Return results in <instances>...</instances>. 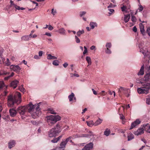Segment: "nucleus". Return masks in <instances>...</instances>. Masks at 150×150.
<instances>
[{
	"mask_svg": "<svg viewBox=\"0 0 150 150\" xmlns=\"http://www.w3.org/2000/svg\"><path fill=\"white\" fill-rule=\"evenodd\" d=\"M37 105H33L31 103H30L28 105L27 109L28 112L31 115L32 117L34 119L36 118L39 116L41 113L39 104Z\"/></svg>",
	"mask_w": 150,
	"mask_h": 150,
	"instance_id": "obj_1",
	"label": "nucleus"
},
{
	"mask_svg": "<svg viewBox=\"0 0 150 150\" xmlns=\"http://www.w3.org/2000/svg\"><path fill=\"white\" fill-rule=\"evenodd\" d=\"M21 99V95L19 92H16L14 96L10 95L8 97V106L10 107H13L14 104L20 100Z\"/></svg>",
	"mask_w": 150,
	"mask_h": 150,
	"instance_id": "obj_2",
	"label": "nucleus"
},
{
	"mask_svg": "<svg viewBox=\"0 0 150 150\" xmlns=\"http://www.w3.org/2000/svg\"><path fill=\"white\" fill-rule=\"evenodd\" d=\"M142 86L137 88V92L139 94H147L149 93V90H150V83H143L140 82Z\"/></svg>",
	"mask_w": 150,
	"mask_h": 150,
	"instance_id": "obj_3",
	"label": "nucleus"
},
{
	"mask_svg": "<svg viewBox=\"0 0 150 150\" xmlns=\"http://www.w3.org/2000/svg\"><path fill=\"white\" fill-rule=\"evenodd\" d=\"M47 122L50 126L54 124L57 121L61 120V117L59 115H50L47 117Z\"/></svg>",
	"mask_w": 150,
	"mask_h": 150,
	"instance_id": "obj_4",
	"label": "nucleus"
},
{
	"mask_svg": "<svg viewBox=\"0 0 150 150\" xmlns=\"http://www.w3.org/2000/svg\"><path fill=\"white\" fill-rule=\"evenodd\" d=\"M147 125H149V124H147L146 125H143L142 126V127H140L139 128L137 131L134 132V133L136 135L138 136L141 135L142 134L144 133V129L146 127V126Z\"/></svg>",
	"mask_w": 150,
	"mask_h": 150,
	"instance_id": "obj_5",
	"label": "nucleus"
},
{
	"mask_svg": "<svg viewBox=\"0 0 150 150\" xmlns=\"http://www.w3.org/2000/svg\"><path fill=\"white\" fill-rule=\"evenodd\" d=\"M144 45V41L141 42L139 45L138 47L140 49V52H142L143 55L144 56L146 54V53L147 52V50H144L143 49V47Z\"/></svg>",
	"mask_w": 150,
	"mask_h": 150,
	"instance_id": "obj_6",
	"label": "nucleus"
},
{
	"mask_svg": "<svg viewBox=\"0 0 150 150\" xmlns=\"http://www.w3.org/2000/svg\"><path fill=\"white\" fill-rule=\"evenodd\" d=\"M129 91L128 89L122 87H120L119 89L118 92L121 94H126L128 93Z\"/></svg>",
	"mask_w": 150,
	"mask_h": 150,
	"instance_id": "obj_7",
	"label": "nucleus"
},
{
	"mask_svg": "<svg viewBox=\"0 0 150 150\" xmlns=\"http://www.w3.org/2000/svg\"><path fill=\"white\" fill-rule=\"evenodd\" d=\"M27 108L25 106L19 107L18 108V112L21 115H23L26 112Z\"/></svg>",
	"mask_w": 150,
	"mask_h": 150,
	"instance_id": "obj_8",
	"label": "nucleus"
},
{
	"mask_svg": "<svg viewBox=\"0 0 150 150\" xmlns=\"http://www.w3.org/2000/svg\"><path fill=\"white\" fill-rule=\"evenodd\" d=\"M10 69L15 72L18 73L20 72L21 68L18 65H12L10 66Z\"/></svg>",
	"mask_w": 150,
	"mask_h": 150,
	"instance_id": "obj_9",
	"label": "nucleus"
},
{
	"mask_svg": "<svg viewBox=\"0 0 150 150\" xmlns=\"http://www.w3.org/2000/svg\"><path fill=\"white\" fill-rule=\"evenodd\" d=\"M57 134L53 128L51 129L48 132V135L49 137H52L56 136Z\"/></svg>",
	"mask_w": 150,
	"mask_h": 150,
	"instance_id": "obj_10",
	"label": "nucleus"
},
{
	"mask_svg": "<svg viewBox=\"0 0 150 150\" xmlns=\"http://www.w3.org/2000/svg\"><path fill=\"white\" fill-rule=\"evenodd\" d=\"M93 143L90 142L86 145L81 150H90L93 149Z\"/></svg>",
	"mask_w": 150,
	"mask_h": 150,
	"instance_id": "obj_11",
	"label": "nucleus"
},
{
	"mask_svg": "<svg viewBox=\"0 0 150 150\" xmlns=\"http://www.w3.org/2000/svg\"><path fill=\"white\" fill-rule=\"evenodd\" d=\"M140 123L141 121L139 120V119H137L135 121L132 123L129 129H132L133 128L136 127L137 125L140 124Z\"/></svg>",
	"mask_w": 150,
	"mask_h": 150,
	"instance_id": "obj_12",
	"label": "nucleus"
},
{
	"mask_svg": "<svg viewBox=\"0 0 150 150\" xmlns=\"http://www.w3.org/2000/svg\"><path fill=\"white\" fill-rule=\"evenodd\" d=\"M53 128L54 129V130L57 134L61 132L62 129V126L58 124H57Z\"/></svg>",
	"mask_w": 150,
	"mask_h": 150,
	"instance_id": "obj_13",
	"label": "nucleus"
},
{
	"mask_svg": "<svg viewBox=\"0 0 150 150\" xmlns=\"http://www.w3.org/2000/svg\"><path fill=\"white\" fill-rule=\"evenodd\" d=\"M16 144V142L15 140H11L8 143V148L9 149H11L12 148L14 147Z\"/></svg>",
	"mask_w": 150,
	"mask_h": 150,
	"instance_id": "obj_14",
	"label": "nucleus"
},
{
	"mask_svg": "<svg viewBox=\"0 0 150 150\" xmlns=\"http://www.w3.org/2000/svg\"><path fill=\"white\" fill-rule=\"evenodd\" d=\"M19 83V81L15 80L13 81L11 83V86L13 88H15Z\"/></svg>",
	"mask_w": 150,
	"mask_h": 150,
	"instance_id": "obj_15",
	"label": "nucleus"
},
{
	"mask_svg": "<svg viewBox=\"0 0 150 150\" xmlns=\"http://www.w3.org/2000/svg\"><path fill=\"white\" fill-rule=\"evenodd\" d=\"M9 112L10 115L12 117H14L16 116L17 113L16 111L13 109H10L9 110Z\"/></svg>",
	"mask_w": 150,
	"mask_h": 150,
	"instance_id": "obj_16",
	"label": "nucleus"
},
{
	"mask_svg": "<svg viewBox=\"0 0 150 150\" xmlns=\"http://www.w3.org/2000/svg\"><path fill=\"white\" fill-rule=\"evenodd\" d=\"M144 66L143 64L142 65L139 71L138 72L137 75L139 76L142 75L144 74Z\"/></svg>",
	"mask_w": 150,
	"mask_h": 150,
	"instance_id": "obj_17",
	"label": "nucleus"
},
{
	"mask_svg": "<svg viewBox=\"0 0 150 150\" xmlns=\"http://www.w3.org/2000/svg\"><path fill=\"white\" fill-rule=\"evenodd\" d=\"M139 27L141 32L142 35H144L145 34V33L144 32L143 25L142 23H140L139 24Z\"/></svg>",
	"mask_w": 150,
	"mask_h": 150,
	"instance_id": "obj_18",
	"label": "nucleus"
},
{
	"mask_svg": "<svg viewBox=\"0 0 150 150\" xmlns=\"http://www.w3.org/2000/svg\"><path fill=\"white\" fill-rule=\"evenodd\" d=\"M58 32L61 34L63 35H66V31L63 28H61L59 29Z\"/></svg>",
	"mask_w": 150,
	"mask_h": 150,
	"instance_id": "obj_19",
	"label": "nucleus"
},
{
	"mask_svg": "<svg viewBox=\"0 0 150 150\" xmlns=\"http://www.w3.org/2000/svg\"><path fill=\"white\" fill-rule=\"evenodd\" d=\"M130 18V15L129 14H127L125 15L124 20L125 23L127 22Z\"/></svg>",
	"mask_w": 150,
	"mask_h": 150,
	"instance_id": "obj_20",
	"label": "nucleus"
},
{
	"mask_svg": "<svg viewBox=\"0 0 150 150\" xmlns=\"http://www.w3.org/2000/svg\"><path fill=\"white\" fill-rule=\"evenodd\" d=\"M134 135L131 133H129L128 134L127 140L128 141H129L132 140L134 138Z\"/></svg>",
	"mask_w": 150,
	"mask_h": 150,
	"instance_id": "obj_21",
	"label": "nucleus"
},
{
	"mask_svg": "<svg viewBox=\"0 0 150 150\" xmlns=\"http://www.w3.org/2000/svg\"><path fill=\"white\" fill-rule=\"evenodd\" d=\"M67 143L65 141L62 142L60 144V148H64L65 147Z\"/></svg>",
	"mask_w": 150,
	"mask_h": 150,
	"instance_id": "obj_22",
	"label": "nucleus"
},
{
	"mask_svg": "<svg viewBox=\"0 0 150 150\" xmlns=\"http://www.w3.org/2000/svg\"><path fill=\"white\" fill-rule=\"evenodd\" d=\"M144 78L145 81H148L150 80V73H147L145 75Z\"/></svg>",
	"mask_w": 150,
	"mask_h": 150,
	"instance_id": "obj_23",
	"label": "nucleus"
},
{
	"mask_svg": "<svg viewBox=\"0 0 150 150\" xmlns=\"http://www.w3.org/2000/svg\"><path fill=\"white\" fill-rule=\"evenodd\" d=\"M90 25L92 29H93L95 27L97 26V24L96 22H91L90 23Z\"/></svg>",
	"mask_w": 150,
	"mask_h": 150,
	"instance_id": "obj_24",
	"label": "nucleus"
},
{
	"mask_svg": "<svg viewBox=\"0 0 150 150\" xmlns=\"http://www.w3.org/2000/svg\"><path fill=\"white\" fill-rule=\"evenodd\" d=\"M102 122V120L100 119H99L97 120H96L95 123L93 125L95 126H96L99 125H100V124Z\"/></svg>",
	"mask_w": 150,
	"mask_h": 150,
	"instance_id": "obj_25",
	"label": "nucleus"
},
{
	"mask_svg": "<svg viewBox=\"0 0 150 150\" xmlns=\"http://www.w3.org/2000/svg\"><path fill=\"white\" fill-rule=\"evenodd\" d=\"M30 36L29 35H25L22 36L21 38V39L22 40L24 41H28L29 40Z\"/></svg>",
	"mask_w": 150,
	"mask_h": 150,
	"instance_id": "obj_26",
	"label": "nucleus"
},
{
	"mask_svg": "<svg viewBox=\"0 0 150 150\" xmlns=\"http://www.w3.org/2000/svg\"><path fill=\"white\" fill-rule=\"evenodd\" d=\"M86 59L88 63V65H91V58L89 56H87L86 57Z\"/></svg>",
	"mask_w": 150,
	"mask_h": 150,
	"instance_id": "obj_27",
	"label": "nucleus"
},
{
	"mask_svg": "<svg viewBox=\"0 0 150 150\" xmlns=\"http://www.w3.org/2000/svg\"><path fill=\"white\" fill-rule=\"evenodd\" d=\"M93 135V133L91 132H90L89 134H83L82 135L81 137H89L90 136Z\"/></svg>",
	"mask_w": 150,
	"mask_h": 150,
	"instance_id": "obj_28",
	"label": "nucleus"
},
{
	"mask_svg": "<svg viewBox=\"0 0 150 150\" xmlns=\"http://www.w3.org/2000/svg\"><path fill=\"white\" fill-rule=\"evenodd\" d=\"M84 33V31L83 30H79V31H78L76 33L77 36L78 37H80L81 34H83Z\"/></svg>",
	"mask_w": 150,
	"mask_h": 150,
	"instance_id": "obj_29",
	"label": "nucleus"
},
{
	"mask_svg": "<svg viewBox=\"0 0 150 150\" xmlns=\"http://www.w3.org/2000/svg\"><path fill=\"white\" fill-rule=\"evenodd\" d=\"M57 58L55 56H52L51 54L47 55V59H57Z\"/></svg>",
	"mask_w": 150,
	"mask_h": 150,
	"instance_id": "obj_30",
	"label": "nucleus"
},
{
	"mask_svg": "<svg viewBox=\"0 0 150 150\" xmlns=\"http://www.w3.org/2000/svg\"><path fill=\"white\" fill-rule=\"evenodd\" d=\"M110 133V130L108 129H106L105 130L104 132V134L107 136H108Z\"/></svg>",
	"mask_w": 150,
	"mask_h": 150,
	"instance_id": "obj_31",
	"label": "nucleus"
},
{
	"mask_svg": "<svg viewBox=\"0 0 150 150\" xmlns=\"http://www.w3.org/2000/svg\"><path fill=\"white\" fill-rule=\"evenodd\" d=\"M74 96V94L73 93H72L71 94L68 96V98L70 101H71L72 100Z\"/></svg>",
	"mask_w": 150,
	"mask_h": 150,
	"instance_id": "obj_32",
	"label": "nucleus"
},
{
	"mask_svg": "<svg viewBox=\"0 0 150 150\" xmlns=\"http://www.w3.org/2000/svg\"><path fill=\"white\" fill-rule=\"evenodd\" d=\"M48 111L49 113H50L52 114H56V112L55 111L51 108L49 109H48Z\"/></svg>",
	"mask_w": 150,
	"mask_h": 150,
	"instance_id": "obj_33",
	"label": "nucleus"
},
{
	"mask_svg": "<svg viewBox=\"0 0 150 150\" xmlns=\"http://www.w3.org/2000/svg\"><path fill=\"white\" fill-rule=\"evenodd\" d=\"M10 7H14L15 8L16 7V6L17 5L15 4H14L13 2L12 1L10 0Z\"/></svg>",
	"mask_w": 150,
	"mask_h": 150,
	"instance_id": "obj_34",
	"label": "nucleus"
},
{
	"mask_svg": "<svg viewBox=\"0 0 150 150\" xmlns=\"http://www.w3.org/2000/svg\"><path fill=\"white\" fill-rule=\"evenodd\" d=\"M10 7H14L15 8L16 7V6L17 5L15 4H14L13 2L12 1L10 0Z\"/></svg>",
	"mask_w": 150,
	"mask_h": 150,
	"instance_id": "obj_35",
	"label": "nucleus"
},
{
	"mask_svg": "<svg viewBox=\"0 0 150 150\" xmlns=\"http://www.w3.org/2000/svg\"><path fill=\"white\" fill-rule=\"evenodd\" d=\"M10 7H14L15 8L16 7V6L17 5L15 4H14L13 2L12 1L10 0Z\"/></svg>",
	"mask_w": 150,
	"mask_h": 150,
	"instance_id": "obj_36",
	"label": "nucleus"
},
{
	"mask_svg": "<svg viewBox=\"0 0 150 150\" xmlns=\"http://www.w3.org/2000/svg\"><path fill=\"white\" fill-rule=\"evenodd\" d=\"M10 7H14L15 8L16 7V6L17 5L15 4H14L13 2L12 1L10 0Z\"/></svg>",
	"mask_w": 150,
	"mask_h": 150,
	"instance_id": "obj_37",
	"label": "nucleus"
},
{
	"mask_svg": "<svg viewBox=\"0 0 150 150\" xmlns=\"http://www.w3.org/2000/svg\"><path fill=\"white\" fill-rule=\"evenodd\" d=\"M146 103L148 105H150V96H147L146 98Z\"/></svg>",
	"mask_w": 150,
	"mask_h": 150,
	"instance_id": "obj_38",
	"label": "nucleus"
},
{
	"mask_svg": "<svg viewBox=\"0 0 150 150\" xmlns=\"http://www.w3.org/2000/svg\"><path fill=\"white\" fill-rule=\"evenodd\" d=\"M19 90L21 92H24L25 91V89L23 87V85H21L19 87Z\"/></svg>",
	"mask_w": 150,
	"mask_h": 150,
	"instance_id": "obj_39",
	"label": "nucleus"
},
{
	"mask_svg": "<svg viewBox=\"0 0 150 150\" xmlns=\"http://www.w3.org/2000/svg\"><path fill=\"white\" fill-rule=\"evenodd\" d=\"M4 86L5 85L3 81H0V90L2 89Z\"/></svg>",
	"mask_w": 150,
	"mask_h": 150,
	"instance_id": "obj_40",
	"label": "nucleus"
},
{
	"mask_svg": "<svg viewBox=\"0 0 150 150\" xmlns=\"http://www.w3.org/2000/svg\"><path fill=\"white\" fill-rule=\"evenodd\" d=\"M86 123L87 125L89 127H91L93 125V121H87Z\"/></svg>",
	"mask_w": 150,
	"mask_h": 150,
	"instance_id": "obj_41",
	"label": "nucleus"
},
{
	"mask_svg": "<svg viewBox=\"0 0 150 150\" xmlns=\"http://www.w3.org/2000/svg\"><path fill=\"white\" fill-rule=\"evenodd\" d=\"M112 45L111 43L110 42H107L106 44V45H105V47H106V48H110L111 47Z\"/></svg>",
	"mask_w": 150,
	"mask_h": 150,
	"instance_id": "obj_42",
	"label": "nucleus"
},
{
	"mask_svg": "<svg viewBox=\"0 0 150 150\" xmlns=\"http://www.w3.org/2000/svg\"><path fill=\"white\" fill-rule=\"evenodd\" d=\"M75 40L76 42V43H79L80 42V39L78 37V36L76 35L75 36Z\"/></svg>",
	"mask_w": 150,
	"mask_h": 150,
	"instance_id": "obj_43",
	"label": "nucleus"
},
{
	"mask_svg": "<svg viewBox=\"0 0 150 150\" xmlns=\"http://www.w3.org/2000/svg\"><path fill=\"white\" fill-rule=\"evenodd\" d=\"M71 138L72 137H69L66 139L65 141L67 143L69 141L70 142H72V141L71 140Z\"/></svg>",
	"mask_w": 150,
	"mask_h": 150,
	"instance_id": "obj_44",
	"label": "nucleus"
},
{
	"mask_svg": "<svg viewBox=\"0 0 150 150\" xmlns=\"http://www.w3.org/2000/svg\"><path fill=\"white\" fill-rule=\"evenodd\" d=\"M6 65L7 66H8L11 64V62H10L9 59L7 58L6 61L5 62Z\"/></svg>",
	"mask_w": 150,
	"mask_h": 150,
	"instance_id": "obj_45",
	"label": "nucleus"
},
{
	"mask_svg": "<svg viewBox=\"0 0 150 150\" xmlns=\"http://www.w3.org/2000/svg\"><path fill=\"white\" fill-rule=\"evenodd\" d=\"M139 7L138 9V10H139V12H141L143 11L144 8L143 6L141 5H139Z\"/></svg>",
	"mask_w": 150,
	"mask_h": 150,
	"instance_id": "obj_46",
	"label": "nucleus"
},
{
	"mask_svg": "<svg viewBox=\"0 0 150 150\" xmlns=\"http://www.w3.org/2000/svg\"><path fill=\"white\" fill-rule=\"evenodd\" d=\"M51 13L52 14L53 16H54L57 13V11L56 10H54V8H52L51 11Z\"/></svg>",
	"mask_w": 150,
	"mask_h": 150,
	"instance_id": "obj_47",
	"label": "nucleus"
},
{
	"mask_svg": "<svg viewBox=\"0 0 150 150\" xmlns=\"http://www.w3.org/2000/svg\"><path fill=\"white\" fill-rule=\"evenodd\" d=\"M9 74V73L4 71L0 72V75H6Z\"/></svg>",
	"mask_w": 150,
	"mask_h": 150,
	"instance_id": "obj_48",
	"label": "nucleus"
},
{
	"mask_svg": "<svg viewBox=\"0 0 150 150\" xmlns=\"http://www.w3.org/2000/svg\"><path fill=\"white\" fill-rule=\"evenodd\" d=\"M105 52L107 54H110L111 53V51L110 50L109 48H106V50H105Z\"/></svg>",
	"mask_w": 150,
	"mask_h": 150,
	"instance_id": "obj_49",
	"label": "nucleus"
},
{
	"mask_svg": "<svg viewBox=\"0 0 150 150\" xmlns=\"http://www.w3.org/2000/svg\"><path fill=\"white\" fill-rule=\"evenodd\" d=\"M52 64L54 65L57 66L59 65V61L55 60L53 62Z\"/></svg>",
	"mask_w": 150,
	"mask_h": 150,
	"instance_id": "obj_50",
	"label": "nucleus"
},
{
	"mask_svg": "<svg viewBox=\"0 0 150 150\" xmlns=\"http://www.w3.org/2000/svg\"><path fill=\"white\" fill-rule=\"evenodd\" d=\"M16 9L18 10H24L25 9V8L23 7H21L20 6H16V7L15 8Z\"/></svg>",
	"mask_w": 150,
	"mask_h": 150,
	"instance_id": "obj_51",
	"label": "nucleus"
},
{
	"mask_svg": "<svg viewBox=\"0 0 150 150\" xmlns=\"http://www.w3.org/2000/svg\"><path fill=\"white\" fill-rule=\"evenodd\" d=\"M86 13V12L85 11H81L80 12V17H82Z\"/></svg>",
	"mask_w": 150,
	"mask_h": 150,
	"instance_id": "obj_52",
	"label": "nucleus"
},
{
	"mask_svg": "<svg viewBox=\"0 0 150 150\" xmlns=\"http://www.w3.org/2000/svg\"><path fill=\"white\" fill-rule=\"evenodd\" d=\"M132 21L133 22H135L136 21V18L134 16H132L131 18Z\"/></svg>",
	"mask_w": 150,
	"mask_h": 150,
	"instance_id": "obj_53",
	"label": "nucleus"
},
{
	"mask_svg": "<svg viewBox=\"0 0 150 150\" xmlns=\"http://www.w3.org/2000/svg\"><path fill=\"white\" fill-rule=\"evenodd\" d=\"M71 77H72L73 76H75L76 77H79V74H71Z\"/></svg>",
	"mask_w": 150,
	"mask_h": 150,
	"instance_id": "obj_54",
	"label": "nucleus"
},
{
	"mask_svg": "<svg viewBox=\"0 0 150 150\" xmlns=\"http://www.w3.org/2000/svg\"><path fill=\"white\" fill-rule=\"evenodd\" d=\"M146 32L148 33V35L150 36V27H149L147 28Z\"/></svg>",
	"mask_w": 150,
	"mask_h": 150,
	"instance_id": "obj_55",
	"label": "nucleus"
},
{
	"mask_svg": "<svg viewBox=\"0 0 150 150\" xmlns=\"http://www.w3.org/2000/svg\"><path fill=\"white\" fill-rule=\"evenodd\" d=\"M51 142L53 143H55L57 142V141L56 138H54L53 139L51 140Z\"/></svg>",
	"mask_w": 150,
	"mask_h": 150,
	"instance_id": "obj_56",
	"label": "nucleus"
},
{
	"mask_svg": "<svg viewBox=\"0 0 150 150\" xmlns=\"http://www.w3.org/2000/svg\"><path fill=\"white\" fill-rule=\"evenodd\" d=\"M43 54V52L42 51H40L39 52L38 54H39V56L40 57H42V55Z\"/></svg>",
	"mask_w": 150,
	"mask_h": 150,
	"instance_id": "obj_57",
	"label": "nucleus"
},
{
	"mask_svg": "<svg viewBox=\"0 0 150 150\" xmlns=\"http://www.w3.org/2000/svg\"><path fill=\"white\" fill-rule=\"evenodd\" d=\"M3 50L2 51H1L0 56L1 58L2 59V61H4L5 60L4 58H3L2 57V53H3Z\"/></svg>",
	"mask_w": 150,
	"mask_h": 150,
	"instance_id": "obj_58",
	"label": "nucleus"
},
{
	"mask_svg": "<svg viewBox=\"0 0 150 150\" xmlns=\"http://www.w3.org/2000/svg\"><path fill=\"white\" fill-rule=\"evenodd\" d=\"M34 58L36 59H40V57L37 55H35L34 57Z\"/></svg>",
	"mask_w": 150,
	"mask_h": 150,
	"instance_id": "obj_59",
	"label": "nucleus"
},
{
	"mask_svg": "<svg viewBox=\"0 0 150 150\" xmlns=\"http://www.w3.org/2000/svg\"><path fill=\"white\" fill-rule=\"evenodd\" d=\"M120 118L121 119L123 120L125 119V117L122 114H120Z\"/></svg>",
	"mask_w": 150,
	"mask_h": 150,
	"instance_id": "obj_60",
	"label": "nucleus"
},
{
	"mask_svg": "<svg viewBox=\"0 0 150 150\" xmlns=\"http://www.w3.org/2000/svg\"><path fill=\"white\" fill-rule=\"evenodd\" d=\"M126 6H123L121 8L122 11H124L126 9Z\"/></svg>",
	"mask_w": 150,
	"mask_h": 150,
	"instance_id": "obj_61",
	"label": "nucleus"
},
{
	"mask_svg": "<svg viewBox=\"0 0 150 150\" xmlns=\"http://www.w3.org/2000/svg\"><path fill=\"white\" fill-rule=\"evenodd\" d=\"M108 10L111 12L110 13H109L110 14H111L112 13L114 12V10L113 9H111V8L109 9Z\"/></svg>",
	"mask_w": 150,
	"mask_h": 150,
	"instance_id": "obj_62",
	"label": "nucleus"
},
{
	"mask_svg": "<svg viewBox=\"0 0 150 150\" xmlns=\"http://www.w3.org/2000/svg\"><path fill=\"white\" fill-rule=\"evenodd\" d=\"M133 31L134 32H137V29L135 26H134L133 28Z\"/></svg>",
	"mask_w": 150,
	"mask_h": 150,
	"instance_id": "obj_63",
	"label": "nucleus"
},
{
	"mask_svg": "<svg viewBox=\"0 0 150 150\" xmlns=\"http://www.w3.org/2000/svg\"><path fill=\"white\" fill-rule=\"evenodd\" d=\"M48 29L50 30H52L53 29V27L51 25H50L48 28Z\"/></svg>",
	"mask_w": 150,
	"mask_h": 150,
	"instance_id": "obj_64",
	"label": "nucleus"
}]
</instances>
